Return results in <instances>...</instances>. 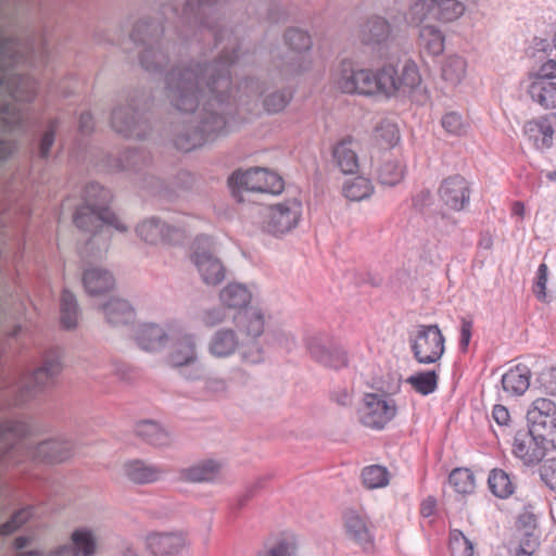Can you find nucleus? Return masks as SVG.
<instances>
[{
	"mask_svg": "<svg viewBox=\"0 0 556 556\" xmlns=\"http://www.w3.org/2000/svg\"><path fill=\"white\" fill-rule=\"evenodd\" d=\"M81 312L74 293L64 289L60 299V320L66 329L77 327Z\"/></svg>",
	"mask_w": 556,
	"mask_h": 556,
	"instance_id": "nucleus-39",
	"label": "nucleus"
},
{
	"mask_svg": "<svg viewBox=\"0 0 556 556\" xmlns=\"http://www.w3.org/2000/svg\"><path fill=\"white\" fill-rule=\"evenodd\" d=\"M358 38L380 59L388 58L394 43L393 28L382 16L374 15L361 26Z\"/></svg>",
	"mask_w": 556,
	"mask_h": 556,
	"instance_id": "nucleus-12",
	"label": "nucleus"
},
{
	"mask_svg": "<svg viewBox=\"0 0 556 556\" xmlns=\"http://www.w3.org/2000/svg\"><path fill=\"white\" fill-rule=\"evenodd\" d=\"M190 261L194 265L202 282L216 287L226 279L227 269L217 256L216 241L207 235H199L190 247Z\"/></svg>",
	"mask_w": 556,
	"mask_h": 556,
	"instance_id": "nucleus-6",
	"label": "nucleus"
},
{
	"mask_svg": "<svg viewBox=\"0 0 556 556\" xmlns=\"http://www.w3.org/2000/svg\"><path fill=\"white\" fill-rule=\"evenodd\" d=\"M555 116H543L525 124L523 131L536 149H547L553 144L555 134Z\"/></svg>",
	"mask_w": 556,
	"mask_h": 556,
	"instance_id": "nucleus-28",
	"label": "nucleus"
},
{
	"mask_svg": "<svg viewBox=\"0 0 556 556\" xmlns=\"http://www.w3.org/2000/svg\"><path fill=\"white\" fill-rule=\"evenodd\" d=\"M39 368L48 376L55 379L63 369L62 355L60 351L54 350L46 353Z\"/></svg>",
	"mask_w": 556,
	"mask_h": 556,
	"instance_id": "nucleus-59",
	"label": "nucleus"
},
{
	"mask_svg": "<svg viewBox=\"0 0 556 556\" xmlns=\"http://www.w3.org/2000/svg\"><path fill=\"white\" fill-rule=\"evenodd\" d=\"M200 219L197 215L180 212L173 222H164L159 217H150L136 226V233L149 245H181L187 237L198 228Z\"/></svg>",
	"mask_w": 556,
	"mask_h": 556,
	"instance_id": "nucleus-3",
	"label": "nucleus"
},
{
	"mask_svg": "<svg viewBox=\"0 0 556 556\" xmlns=\"http://www.w3.org/2000/svg\"><path fill=\"white\" fill-rule=\"evenodd\" d=\"M377 175L382 185L394 186L403 179L404 167L397 160L387 156L377 168Z\"/></svg>",
	"mask_w": 556,
	"mask_h": 556,
	"instance_id": "nucleus-47",
	"label": "nucleus"
},
{
	"mask_svg": "<svg viewBox=\"0 0 556 556\" xmlns=\"http://www.w3.org/2000/svg\"><path fill=\"white\" fill-rule=\"evenodd\" d=\"M374 187L369 179L356 177L343 185V194L350 201H362L371 195Z\"/></svg>",
	"mask_w": 556,
	"mask_h": 556,
	"instance_id": "nucleus-51",
	"label": "nucleus"
},
{
	"mask_svg": "<svg viewBox=\"0 0 556 556\" xmlns=\"http://www.w3.org/2000/svg\"><path fill=\"white\" fill-rule=\"evenodd\" d=\"M98 536L88 528L76 529L71 535L72 548L76 556H93L96 554Z\"/></svg>",
	"mask_w": 556,
	"mask_h": 556,
	"instance_id": "nucleus-42",
	"label": "nucleus"
},
{
	"mask_svg": "<svg viewBox=\"0 0 556 556\" xmlns=\"http://www.w3.org/2000/svg\"><path fill=\"white\" fill-rule=\"evenodd\" d=\"M199 362L198 338L194 333L181 334L173 344L168 354L172 367L194 365Z\"/></svg>",
	"mask_w": 556,
	"mask_h": 556,
	"instance_id": "nucleus-29",
	"label": "nucleus"
},
{
	"mask_svg": "<svg viewBox=\"0 0 556 556\" xmlns=\"http://www.w3.org/2000/svg\"><path fill=\"white\" fill-rule=\"evenodd\" d=\"M530 369L526 365H517L502 377V387L510 395H522L530 386Z\"/></svg>",
	"mask_w": 556,
	"mask_h": 556,
	"instance_id": "nucleus-37",
	"label": "nucleus"
},
{
	"mask_svg": "<svg viewBox=\"0 0 556 556\" xmlns=\"http://www.w3.org/2000/svg\"><path fill=\"white\" fill-rule=\"evenodd\" d=\"M442 127L452 135L460 136L465 132V124L462 116L455 112L446 113L442 117Z\"/></svg>",
	"mask_w": 556,
	"mask_h": 556,
	"instance_id": "nucleus-63",
	"label": "nucleus"
},
{
	"mask_svg": "<svg viewBox=\"0 0 556 556\" xmlns=\"http://www.w3.org/2000/svg\"><path fill=\"white\" fill-rule=\"evenodd\" d=\"M438 382L439 374L437 369L417 371L406 379V383L421 395L433 393L438 388Z\"/></svg>",
	"mask_w": 556,
	"mask_h": 556,
	"instance_id": "nucleus-46",
	"label": "nucleus"
},
{
	"mask_svg": "<svg viewBox=\"0 0 556 556\" xmlns=\"http://www.w3.org/2000/svg\"><path fill=\"white\" fill-rule=\"evenodd\" d=\"M136 434L154 446H167L172 442L170 434L157 422L142 420L136 425Z\"/></svg>",
	"mask_w": 556,
	"mask_h": 556,
	"instance_id": "nucleus-38",
	"label": "nucleus"
},
{
	"mask_svg": "<svg viewBox=\"0 0 556 556\" xmlns=\"http://www.w3.org/2000/svg\"><path fill=\"white\" fill-rule=\"evenodd\" d=\"M307 349L311 356L325 367L340 369L348 365L345 351L338 345L327 344L320 337H311Z\"/></svg>",
	"mask_w": 556,
	"mask_h": 556,
	"instance_id": "nucleus-24",
	"label": "nucleus"
},
{
	"mask_svg": "<svg viewBox=\"0 0 556 556\" xmlns=\"http://www.w3.org/2000/svg\"><path fill=\"white\" fill-rule=\"evenodd\" d=\"M28 45L14 38L0 41V88L15 100L31 102L37 94V83L29 76L9 74L7 68L25 59Z\"/></svg>",
	"mask_w": 556,
	"mask_h": 556,
	"instance_id": "nucleus-4",
	"label": "nucleus"
},
{
	"mask_svg": "<svg viewBox=\"0 0 556 556\" xmlns=\"http://www.w3.org/2000/svg\"><path fill=\"white\" fill-rule=\"evenodd\" d=\"M219 301L227 308L243 312L252 301V292L244 283L229 282L219 291Z\"/></svg>",
	"mask_w": 556,
	"mask_h": 556,
	"instance_id": "nucleus-34",
	"label": "nucleus"
},
{
	"mask_svg": "<svg viewBox=\"0 0 556 556\" xmlns=\"http://www.w3.org/2000/svg\"><path fill=\"white\" fill-rule=\"evenodd\" d=\"M29 432V426L21 420H9L0 425V460H3L17 440Z\"/></svg>",
	"mask_w": 556,
	"mask_h": 556,
	"instance_id": "nucleus-36",
	"label": "nucleus"
},
{
	"mask_svg": "<svg viewBox=\"0 0 556 556\" xmlns=\"http://www.w3.org/2000/svg\"><path fill=\"white\" fill-rule=\"evenodd\" d=\"M296 544L293 538H281L268 545L256 556H295Z\"/></svg>",
	"mask_w": 556,
	"mask_h": 556,
	"instance_id": "nucleus-55",
	"label": "nucleus"
},
{
	"mask_svg": "<svg viewBox=\"0 0 556 556\" xmlns=\"http://www.w3.org/2000/svg\"><path fill=\"white\" fill-rule=\"evenodd\" d=\"M531 99L545 109L556 108V83L536 78L528 90Z\"/></svg>",
	"mask_w": 556,
	"mask_h": 556,
	"instance_id": "nucleus-40",
	"label": "nucleus"
},
{
	"mask_svg": "<svg viewBox=\"0 0 556 556\" xmlns=\"http://www.w3.org/2000/svg\"><path fill=\"white\" fill-rule=\"evenodd\" d=\"M164 34V27L150 17H140L132 26L130 38L143 47L157 43Z\"/></svg>",
	"mask_w": 556,
	"mask_h": 556,
	"instance_id": "nucleus-35",
	"label": "nucleus"
},
{
	"mask_svg": "<svg viewBox=\"0 0 556 556\" xmlns=\"http://www.w3.org/2000/svg\"><path fill=\"white\" fill-rule=\"evenodd\" d=\"M450 548L453 556H473L472 543L459 530L451 531Z\"/></svg>",
	"mask_w": 556,
	"mask_h": 556,
	"instance_id": "nucleus-56",
	"label": "nucleus"
},
{
	"mask_svg": "<svg viewBox=\"0 0 556 556\" xmlns=\"http://www.w3.org/2000/svg\"><path fill=\"white\" fill-rule=\"evenodd\" d=\"M372 94L382 93L393 97L397 93H407L419 86L421 78L418 67L413 62H406L401 73L392 63L384 64L376 73L372 72Z\"/></svg>",
	"mask_w": 556,
	"mask_h": 556,
	"instance_id": "nucleus-7",
	"label": "nucleus"
},
{
	"mask_svg": "<svg viewBox=\"0 0 556 556\" xmlns=\"http://www.w3.org/2000/svg\"><path fill=\"white\" fill-rule=\"evenodd\" d=\"M362 480L367 489L383 488L389 483V473L384 467L372 465L363 469Z\"/></svg>",
	"mask_w": 556,
	"mask_h": 556,
	"instance_id": "nucleus-53",
	"label": "nucleus"
},
{
	"mask_svg": "<svg viewBox=\"0 0 556 556\" xmlns=\"http://www.w3.org/2000/svg\"><path fill=\"white\" fill-rule=\"evenodd\" d=\"M124 476L136 484L154 483L164 478L166 470L142 459H130L123 464Z\"/></svg>",
	"mask_w": 556,
	"mask_h": 556,
	"instance_id": "nucleus-26",
	"label": "nucleus"
},
{
	"mask_svg": "<svg viewBox=\"0 0 556 556\" xmlns=\"http://www.w3.org/2000/svg\"><path fill=\"white\" fill-rule=\"evenodd\" d=\"M60 121L58 118H52L48 122V127L41 136L38 155L41 159H47L50 155L51 148L55 140V132L59 128Z\"/></svg>",
	"mask_w": 556,
	"mask_h": 556,
	"instance_id": "nucleus-58",
	"label": "nucleus"
},
{
	"mask_svg": "<svg viewBox=\"0 0 556 556\" xmlns=\"http://www.w3.org/2000/svg\"><path fill=\"white\" fill-rule=\"evenodd\" d=\"M135 340L141 350L157 352L167 345L168 334L163 327L156 324H143L137 329Z\"/></svg>",
	"mask_w": 556,
	"mask_h": 556,
	"instance_id": "nucleus-32",
	"label": "nucleus"
},
{
	"mask_svg": "<svg viewBox=\"0 0 556 556\" xmlns=\"http://www.w3.org/2000/svg\"><path fill=\"white\" fill-rule=\"evenodd\" d=\"M545 439H541L532 430L527 429L518 430L514 437L513 453L516 457L520 458L527 466L539 464L546 453Z\"/></svg>",
	"mask_w": 556,
	"mask_h": 556,
	"instance_id": "nucleus-17",
	"label": "nucleus"
},
{
	"mask_svg": "<svg viewBox=\"0 0 556 556\" xmlns=\"http://www.w3.org/2000/svg\"><path fill=\"white\" fill-rule=\"evenodd\" d=\"M97 309L104 321L113 328L130 326L136 319V311L132 305L119 296L109 298L100 303Z\"/></svg>",
	"mask_w": 556,
	"mask_h": 556,
	"instance_id": "nucleus-21",
	"label": "nucleus"
},
{
	"mask_svg": "<svg viewBox=\"0 0 556 556\" xmlns=\"http://www.w3.org/2000/svg\"><path fill=\"white\" fill-rule=\"evenodd\" d=\"M81 282L85 291L91 296H98L109 292L115 286L113 275L108 269L98 266L85 269Z\"/></svg>",
	"mask_w": 556,
	"mask_h": 556,
	"instance_id": "nucleus-31",
	"label": "nucleus"
},
{
	"mask_svg": "<svg viewBox=\"0 0 556 556\" xmlns=\"http://www.w3.org/2000/svg\"><path fill=\"white\" fill-rule=\"evenodd\" d=\"M223 463L205 458L179 469L178 477L188 483H218L222 478Z\"/></svg>",
	"mask_w": 556,
	"mask_h": 556,
	"instance_id": "nucleus-23",
	"label": "nucleus"
},
{
	"mask_svg": "<svg viewBox=\"0 0 556 556\" xmlns=\"http://www.w3.org/2000/svg\"><path fill=\"white\" fill-rule=\"evenodd\" d=\"M528 428L541 439L556 444V404L549 399H536L527 414Z\"/></svg>",
	"mask_w": 556,
	"mask_h": 556,
	"instance_id": "nucleus-15",
	"label": "nucleus"
},
{
	"mask_svg": "<svg viewBox=\"0 0 556 556\" xmlns=\"http://www.w3.org/2000/svg\"><path fill=\"white\" fill-rule=\"evenodd\" d=\"M73 220L78 229L90 232L92 239H101L103 247H106L110 240V228L119 232L128 231L127 224L115 211H76Z\"/></svg>",
	"mask_w": 556,
	"mask_h": 556,
	"instance_id": "nucleus-11",
	"label": "nucleus"
},
{
	"mask_svg": "<svg viewBox=\"0 0 556 556\" xmlns=\"http://www.w3.org/2000/svg\"><path fill=\"white\" fill-rule=\"evenodd\" d=\"M33 516V509L30 507L20 509L13 514V516L7 522L0 526V535H9L18 530L24 523H26Z\"/></svg>",
	"mask_w": 556,
	"mask_h": 556,
	"instance_id": "nucleus-57",
	"label": "nucleus"
},
{
	"mask_svg": "<svg viewBox=\"0 0 556 556\" xmlns=\"http://www.w3.org/2000/svg\"><path fill=\"white\" fill-rule=\"evenodd\" d=\"M286 45L290 52L287 54L286 72L296 74L309 67L305 52L312 47L311 36L301 29L290 28L285 34Z\"/></svg>",
	"mask_w": 556,
	"mask_h": 556,
	"instance_id": "nucleus-16",
	"label": "nucleus"
},
{
	"mask_svg": "<svg viewBox=\"0 0 556 556\" xmlns=\"http://www.w3.org/2000/svg\"><path fill=\"white\" fill-rule=\"evenodd\" d=\"M218 0H186L180 16L184 36H188L190 30L195 27H206L210 30L214 25L207 21L208 15L215 13L214 5Z\"/></svg>",
	"mask_w": 556,
	"mask_h": 556,
	"instance_id": "nucleus-20",
	"label": "nucleus"
},
{
	"mask_svg": "<svg viewBox=\"0 0 556 556\" xmlns=\"http://www.w3.org/2000/svg\"><path fill=\"white\" fill-rule=\"evenodd\" d=\"M53 381V378L38 367L34 370L29 380L21 386L17 402L22 404L35 397L39 392L50 387Z\"/></svg>",
	"mask_w": 556,
	"mask_h": 556,
	"instance_id": "nucleus-41",
	"label": "nucleus"
},
{
	"mask_svg": "<svg viewBox=\"0 0 556 556\" xmlns=\"http://www.w3.org/2000/svg\"><path fill=\"white\" fill-rule=\"evenodd\" d=\"M300 219V211H263L262 229L278 237L294 229Z\"/></svg>",
	"mask_w": 556,
	"mask_h": 556,
	"instance_id": "nucleus-27",
	"label": "nucleus"
},
{
	"mask_svg": "<svg viewBox=\"0 0 556 556\" xmlns=\"http://www.w3.org/2000/svg\"><path fill=\"white\" fill-rule=\"evenodd\" d=\"M111 127L115 132L126 138H143L149 130L148 122L137 108L134 98L113 109L111 114Z\"/></svg>",
	"mask_w": 556,
	"mask_h": 556,
	"instance_id": "nucleus-13",
	"label": "nucleus"
},
{
	"mask_svg": "<svg viewBox=\"0 0 556 556\" xmlns=\"http://www.w3.org/2000/svg\"><path fill=\"white\" fill-rule=\"evenodd\" d=\"M375 139L383 148H392L400 140L397 126L389 121L381 122L375 129Z\"/></svg>",
	"mask_w": 556,
	"mask_h": 556,
	"instance_id": "nucleus-54",
	"label": "nucleus"
},
{
	"mask_svg": "<svg viewBox=\"0 0 556 556\" xmlns=\"http://www.w3.org/2000/svg\"><path fill=\"white\" fill-rule=\"evenodd\" d=\"M227 312L223 306L205 308L200 314L202 325L207 328H213L224 324L227 320Z\"/></svg>",
	"mask_w": 556,
	"mask_h": 556,
	"instance_id": "nucleus-60",
	"label": "nucleus"
},
{
	"mask_svg": "<svg viewBox=\"0 0 556 556\" xmlns=\"http://www.w3.org/2000/svg\"><path fill=\"white\" fill-rule=\"evenodd\" d=\"M73 444L64 439H50L36 444L31 455L39 460L63 462L71 457Z\"/></svg>",
	"mask_w": 556,
	"mask_h": 556,
	"instance_id": "nucleus-33",
	"label": "nucleus"
},
{
	"mask_svg": "<svg viewBox=\"0 0 556 556\" xmlns=\"http://www.w3.org/2000/svg\"><path fill=\"white\" fill-rule=\"evenodd\" d=\"M293 91L289 88L273 90L264 94L263 106L269 114L282 112L291 102Z\"/></svg>",
	"mask_w": 556,
	"mask_h": 556,
	"instance_id": "nucleus-48",
	"label": "nucleus"
},
{
	"mask_svg": "<svg viewBox=\"0 0 556 556\" xmlns=\"http://www.w3.org/2000/svg\"><path fill=\"white\" fill-rule=\"evenodd\" d=\"M444 336L438 325H418L409 337L410 349L419 364H435L444 354Z\"/></svg>",
	"mask_w": 556,
	"mask_h": 556,
	"instance_id": "nucleus-10",
	"label": "nucleus"
},
{
	"mask_svg": "<svg viewBox=\"0 0 556 556\" xmlns=\"http://www.w3.org/2000/svg\"><path fill=\"white\" fill-rule=\"evenodd\" d=\"M465 10L463 0H409L406 18L412 24L425 21L448 23L459 18Z\"/></svg>",
	"mask_w": 556,
	"mask_h": 556,
	"instance_id": "nucleus-8",
	"label": "nucleus"
},
{
	"mask_svg": "<svg viewBox=\"0 0 556 556\" xmlns=\"http://www.w3.org/2000/svg\"><path fill=\"white\" fill-rule=\"evenodd\" d=\"M543 482L553 491H556V457L546 459L539 468Z\"/></svg>",
	"mask_w": 556,
	"mask_h": 556,
	"instance_id": "nucleus-62",
	"label": "nucleus"
},
{
	"mask_svg": "<svg viewBox=\"0 0 556 556\" xmlns=\"http://www.w3.org/2000/svg\"><path fill=\"white\" fill-rule=\"evenodd\" d=\"M113 194L110 189L103 186L90 182L86 185L79 194L67 197L62 208H110Z\"/></svg>",
	"mask_w": 556,
	"mask_h": 556,
	"instance_id": "nucleus-18",
	"label": "nucleus"
},
{
	"mask_svg": "<svg viewBox=\"0 0 556 556\" xmlns=\"http://www.w3.org/2000/svg\"><path fill=\"white\" fill-rule=\"evenodd\" d=\"M454 490L459 494H470L475 491L476 480L473 473L467 468H456L448 477Z\"/></svg>",
	"mask_w": 556,
	"mask_h": 556,
	"instance_id": "nucleus-52",
	"label": "nucleus"
},
{
	"mask_svg": "<svg viewBox=\"0 0 556 556\" xmlns=\"http://www.w3.org/2000/svg\"><path fill=\"white\" fill-rule=\"evenodd\" d=\"M264 331L265 317L261 309L238 312L233 315L231 327H220L210 336L207 353L215 359H227L238 354L243 364H262L265 350L260 339Z\"/></svg>",
	"mask_w": 556,
	"mask_h": 556,
	"instance_id": "nucleus-2",
	"label": "nucleus"
},
{
	"mask_svg": "<svg viewBox=\"0 0 556 556\" xmlns=\"http://www.w3.org/2000/svg\"><path fill=\"white\" fill-rule=\"evenodd\" d=\"M488 483L491 492L500 498H506L514 493V483L508 473L502 469H493Z\"/></svg>",
	"mask_w": 556,
	"mask_h": 556,
	"instance_id": "nucleus-50",
	"label": "nucleus"
},
{
	"mask_svg": "<svg viewBox=\"0 0 556 556\" xmlns=\"http://www.w3.org/2000/svg\"><path fill=\"white\" fill-rule=\"evenodd\" d=\"M352 140H343L333 149V159L343 174H354L358 169V159L352 148Z\"/></svg>",
	"mask_w": 556,
	"mask_h": 556,
	"instance_id": "nucleus-44",
	"label": "nucleus"
},
{
	"mask_svg": "<svg viewBox=\"0 0 556 556\" xmlns=\"http://www.w3.org/2000/svg\"><path fill=\"white\" fill-rule=\"evenodd\" d=\"M203 391L214 396H224L229 392V383L224 377L208 376L204 379Z\"/></svg>",
	"mask_w": 556,
	"mask_h": 556,
	"instance_id": "nucleus-61",
	"label": "nucleus"
},
{
	"mask_svg": "<svg viewBox=\"0 0 556 556\" xmlns=\"http://www.w3.org/2000/svg\"><path fill=\"white\" fill-rule=\"evenodd\" d=\"M343 526L348 538L358 544L364 551L374 548V535L365 516L354 509H348L343 515Z\"/></svg>",
	"mask_w": 556,
	"mask_h": 556,
	"instance_id": "nucleus-25",
	"label": "nucleus"
},
{
	"mask_svg": "<svg viewBox=\"0 0 556 556\" xmlns=\"http://www.w3.org/2000/svg\"><path fill=\"white\" fill-rule=\"evenodd\" d=\"M147 548L155 556H173L187 545L182 533H152L146 539Z\"/></svg>",
	"mask_w": 556,
	"mask_h": 556,
	"instance_id": "nucleus-30",
	"label": "nucleus"
},
{
	"mask_svg": "<svg viewBox=\"0 0 556 556\" xmlns=\"http://www.w3.org/2000/svg\"><path fill=\"white\" fill-rule=\"evenodd\" d=\"M240 91L249 98L257 100L264 94V83L256 78H247L239 86Z\"/></svg>",
	"mask_w": 556,
	"mask_h": 556,
	"instance_id": "nucleus-64",
	"label": "nucleus"
},
{
	"mask_svg": "<svg viewBox=\"0 0 556 556\" xmlns=\"http://www.w3.org/2000/svg\"><path fill=\"white\" fill-rule=\"evenodd\" d=\"M466 61L458 55L446 58L442 65V78L452 86L458 85L466 74Z\"/></svg>",
	"mask_w": 556,
	"mask_h": 556,
	"instance_id": "nucleus-49",
	"label": "nucleus"
},
{
	"mask_svg": "<svg viewBox=\"0 0 556 556\" xmlns=\"http://www.w3.org/2000/svg\"><path fill=\"white\" fill-rule=\"evenodd\" d=\"M141 66L151 73L163 71L168 64V55L161 49L160 40L157 43L146 46L139 55Z\"/></svg>",
	"mask_w": 556,
	"mask_h": 556,
	"instance_id": "nucleus-43",
	"label": "nucleus"
},
{
	"mask_svg": "<svg viewBox=\"0 0 556 556\" xmlns=\"http://www.w3.org/2000/svg\"><path fill=\"white\" fill-rule=\"evenodd\" d=\"M395 402L382 395L368 393L363 399V405L358 410V418L363 426L381 430L396 415Z\"/></svg>",
	"mask_w": 556,
	"mask_h": 556,
	"instance_id": "nucleus-14",
	"label": "nucleus"
},
{
	"mask_svg": "<svg viewBox=\"0 0 556 556\" xmlns=\"http://www.w3.org/2000/svg\"><path fill=\"white\" fill-rule=\"evenodd\" d=\"M438 197L444 206L465 208L470 202L469 182L460 175L448 176L441 181Z\"/></svg>",
	"mask_w": 556,
	"mask_h": 556,
	"instance_id": "nucleus-19",
	"label": "nucleus"
},
{
	"mask_svg": "<svg viewBox=\"0 0 556 556\" xmlns=\"http://www.w3.org/2000/svg\"><path fill=\"white\" fill-rule=\"evenodd\" d=\"M418 43L428 54L439 55L444 50V36L435 26L425 25L419 30Z\"/></svg>",
	"mask_w": 556,
	"mask_h": 556,
	"instance_id": "nucleus-45",
	"label": "nucleus"
},
{
	"mask_svg": "<svg viewBox=\"0 0 556 556\" xmlns=\"http://www.w3.org/2000/svg\"><path fill=\"white\" fill-rule=\"evenodd\" d=\"M229 185L233 188V195L242 204L252 202L254 195L279 194L283 190L282 178L263 167L233 172L229 177Z\"/></svg>",
	"mask_w": 556,
	"mask_h": 556,
	"instance_id": "nucleus-5",
	"label": "nucleus"
},
{
	"mask_svg": "<svg viewBox=\"0 0 556 556\" xmlns=\"http://www.w3.org/2000/svg\"><path fill=\"white\" fill-rule=\"evenodd\" d=\"M519 546L516 556H531L539 545L540 531L536 515L526 508L519 514L516 522Z\"/></svg>",
	"mask_w": 556,
	"mask_h": 556,
	"instance_id": "nucleus-22",
	"label": "nucleus"
},
{
	"mask_svg": "<svg viewBox=\"0 0 556 556\" xmlns=\"http://www.w3.org/2000/svg\"><path fill=\"white\" fill-rule=\"evenodd\" d=\"M372 71L361 67L356 62L345 59L333 70L331 84L343 93L371 96Z\"/></svg>",
	"mask_w": 556,
	"mask_h": 556,
	"instance_id": "nucleus-9",
	"label": "nucleus"
},
{
	"mask_svg": "<svg viewBox=\"0 0 556 556\" xmlns=\"http://www.w3.org/2000/svg\"><path fill=\"white\" fill-rule=\"evenodd\" d=\"M238 60L236 50L223 51L210 63L191 61L166 75L169 104L193 114L189 123L175 127L173 142L178 150L190 152L229 132L236 113L230 66Z\"/></svg>",
	"mask_w": 556,
	"mask_h": 556,
	"instance_id": "nucleus-1",
	"label": "nucleus"
}]
</instances>
